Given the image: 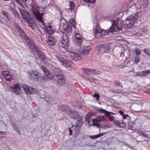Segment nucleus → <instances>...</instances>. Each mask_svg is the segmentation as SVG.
<instances>
[{
	"instance_id": "1",
	"label": "nucleus",
	"mask_w": 150,
	"mask_h": 150,
	"mask_svg": "<svg viewBox=\"0 0 150 150\" xmlns=\"http://www.w3.org/2000/svg\"><path fill=\"white\" fill-rule=\"evenodd\" d=\"M63 31L61 30L62 35H61L59 39V41L58 43L59 46L64 48L65 50L68 49V47L69 46V39L67 34L66 33L68 32V30L71 31L72 29H62Z\"/></svg>"
},
{
	"instance_id": "2",
	"label": "nucleus",
	"mask_w": 150,
	"mask_h": 150,
	"mask_svg": "<svg viewBox=\"0 0 150 150\" xmlns=\"http://www.w3.org/2000/svg\"><path fill=\"white\" fill-rule=\"evenodd\" d=\"M20 13L24 20L25 21L30 28H32L35 24V22L33 18L31 17V14L25 9L19 8Z\"/></svg>"
},
{
	"instance_id": "3",
	"label": "nucleus",
	"mask_w": 150,
	"mask_h": 150,
	"mask_svg": "<svg viewBox=\"0 0 150 150\" xmlns=\"http://www.w3.org/2000/svg\"><path fill=\"white\" fill-rule=\"evenodd\" d=\"M95 29V35L98 37L102 36V35L111 34L122 30V29H108V30H102V29Z\"/></svg>"
},
{
	"instance_id": "4",
	"label": "nucleus",
	"mask_w": 150,
	"mask_h": 150,
	"mask_svg": "<svg viewBox=\"0 0 150 150\" xmlns=\"http://www.w3.org/2000/svg\"><path fill=\"white\" fill-rule=\"evenodd\" d=\"M138 17L137 13L131 15L130 16L127 17L125 19V23L127 27H133L134 26V24L137 22V19Z\"/></svg>"
},
{
	"instance_id": "5",
	"label": "nucleus",
	"mask_w": 150,
	"mask_h": 150,
	"mask_svg": "<svg viewBox=\"0 0 150 150\" xmlns=\"http://www.w3.org/2000/svg\"><path fill=\"white\" fill-rule=\"evenodd\" d=\"M110 49V44L107 43L106 44L99 45L97 46L96 49L98 53L100 54H102L104 53H109Z\"/></svg>"
},
{
	"instance_id": "6",
	"label": "nucleus",
	"mask_w": 150,
	"mask_h": 150,
	"mask_svg": "<svg viewBox=\"0 0 150 150\" xmlns=\"http://www.w3.org/2000/svg\"><path fill=\"white\" fill-rule=\"evenodd\" d=\"M17 31L23 37L24 39L28 45L30 47L31 45H34V42L33 40L31 38L28 37L22 29H17Z\"/></svg>"
},
{
	"instance_id": "7",
	"label": "nucleus",
	"mask_w": 150,
	"mask_h": 150,
	"mask_svg": "<svg viewBox=\"0 0 150 150\" xmlns=\"http://www.w3.org/2000/svg\"><path fill=\"white\" fill-rule=\"evenodd\" d=\"M30 47L35 53L37 54V55L39 58L42 61H45L46 59V56L43 52H42L35 46V43L34 45H31Z\"/></svg>"
},
{
	"instance_id": "8",
	"label": "nucleus",
	"mask_w": 150,
	"mask_h": 150,
	"mask_svg": "<svg viewBox=\"0 0 150 150\" xmlns=\"http://www.w3.org/2000/svg\"><path fill=\"white\" fill-rule=\"evenodd\" d=\"M9 89L16 95H19L21 93V86L19 83H16L14 85L11 86Z\"/></svg>"
},
{
	"instance_id": "9",
	"label": "nucleus",
	"mask_w": 150,
	"mask_h": 150,
	"mask_svg": "<svg viewBox=\"0 0 150 150\" xmlns=\"http://www.w3.org/2000/svg\"><path fill=\"white\" fill-rule=\"evenodd\" d=\"M112 25L109 28H122V23L119 20H111Z\"/></svg>"
},
{
	"instance_id": "10",
	"label": "nucleus",
	"mask_w": 150,
	"mask_h": 150,
	"mask_svg": "<svg viewBox=\"0 0 150 150\" xmlns=\"http://www.w3.org/2000/svg\"><path fill=\"white\" fill-rule=\"evenodd\" d=\"M76 24L75 21L73 18H71L70 20L69 23H64L63 28H71L72 27L76 28Z\"/></svg>"
},
{
	"instance_id": "11",
	"label": "nucleus",
	"mask_w": 150,
	"mask_h": 150,
	"mask_svg": "<svg viewBox=\"0 0 150 150\" xmlns=\"http://www.w3.org/2000/svg\"><path fill=\"white\" fill-rule=\"evenodd\" d=\"M83 71L85 73L88 74H100V72L99 71H97L96 70L92 69L89 68H84Z\"/></svg>"
},
{
	"instance_id": "12",
	"label": "nucleus",
	"mask_w": 150,
	"mask_h": 150,
	"mask_svg": "<svg viewBox=\"0 0 150 150\" xmlns=\"http://www.w3.org/2000/svg\"><path fill=\"white\" fill-rule=\"evenodd\" d=\"M28 76L30 77L31 79L35 80L36 78H38V75L39 74L37 71H30L28 72Z\"/></svg>"
},
{
	"instance_id": "13",
	"label": "nucleus",
	"mask_w": 150,
	"mask_h": 150,
	"mask_svg": "<svg viewBox=\"0 0 150 150\" xmlns=\"http://www.w3.org/2000/svg\"><path fill=\"white\" fill-rule=\"evenodd\" d=\"M91 48H89L88 47H85L83 48H81L79 50L80 53L85 56H87L89 54V51Z\"/></svg>"
},
{
	"instance_id": "14",
	"label": "nucleus",
	"mask_w": 150,
	"mask_h": 150,
	"mask_svg": "<svg viewBox=\"0 0 150 150\" xmlns=\"http://www.w3.org/2000/svg\"><path fill=\"white\" fill-rule=\"evenodd\" d=\"M138 3H136L132 0H130L129 4L128 6L129 8L133 7V8H137V9L140 8H141V6L138 5Z\"/></svg>"
},
{
	"instance_id": "15",
	"label": "nucleus",
	"mask_w": 150,
	"mask_h": 150,
	"mask_svg": "<svg viewBox=\"0 0 150 150\" xmlns=\"http://www.w3.org/2000/svg\"><path fill=\"white\" fill-rule=\"evenodd\" d=\"M113 123L115 125L120 127L122 128L125 127L126 125L125 123L123 121H119L116 120H114L113 121Z\"/></svg>"
},
{
	"instance_id": "16",
	"label": "nucleus",
	"mask_w": 150,
	"mask_h": 150,
	"mask_svg": "<svg viewBox=\"0 0 150 150\" xmlns=\"http://www.w3.org/2000/svg\"><path fill=\"white\" fill-rule=\"evenodd\" d=\"M71 114V117L74 119H77L79 118V116L77 111L75 110H71L69 113V114Z\"/></svg>"
},
{
	"instance_id": "17",
	"label": "nucleus",
	"mask_w": 150,
	"mask_h": 150,
	"mask_svg": "<svg viewBox=\"0 0 150 150\" xmlns=\"http://www.w3.org/2000/svg\"><path fill=\"white\" fill-rule=\"evenodd\" d=\"M53 71L54 74L57 77L64 76L63 73L58 68H54Z\"/></svg>"
},
{
	"instance_id": "18",
	"label": "nucleus",
	"mask_w": 150,
	"mask_h": 150,
	"mask_svg": "<svg viewBox=\"0 0 150 150\" xmlns=\"http://www.w3.org/2000/svg\"><path fill=\"white\" fill-rule=\"evenodd\" d=\"M48 44L50 45H54L56 42V39L54 38L48 36V38L47 41Z\"/></svg>"
},
{
	"instance_id": "19",
	"label": "nucleus",
	"mask_w": 150,
	"mask_h": 150,
	"mask_svg": "<svg viewBox=\"0 0 150 150\" xmlns=\"http://www.w3.org/2000/svg\"><path fill=\"white\" fill-rule=\"evenodd\" d=\"M63 76H60L58 78L57 82V84L58 85L62 86L65 83V80L64 78L63 77Z\"/></svg>"
},
{
	"instance_id": "20",
	"label": "nucleus",
	"mask_w": 150,
	"mask_h": 150,
	"mask_svg": "<svg viewBox=\"0 0 150 150\" xmlns=\"http://www.w3.org/2000/svg\"><path fill=\"white\" fill-rule=\"evenodd\" d=\"M45 100L49 104H55L52 102V99L51 98V96L49 94L46 95L45 97Z\"/></svg>"
},
{
	"instance_id": "21",
	"label": "nucleus",
	"mask_w": 150,
	"mask_h": 150,
	"mask_svg": "<svg viewBox=\"0 0 150 150\" xmlns=\"http://www.w3.org/2000/svg\"><path fill=\"white\" fill-rule=\"evenodd\" d=\"M98 111L99 112H102L105 114V115L109 117L110 116H111L110 113V112L106 111L105 110H104L102 108H98Z\"/></svg>"
},
{
	"instance_id": "22",
	"label": "nucleus",
	"mask_w": 150,
	"mask_h": 150,
	"mask_svg": "<svg viewBox=\"0 0 150 150\" xmlns=\"http://www.w3.org/2000/svg\"><path fill=\"white\" fill-rule=\"evenodd\" d=\"M22 87L25 92L27 94H29V92H30V88H31V87H30L29 86L25 84H22Z\"/></svg>"
},
{
	"instance_id": "23",
	"label": "nucleus",
	"mask_w": 150,
	"mask_h": 150,
	"mask_svg": "<svg viewBox=\"0 0 150 150\" xmlns=\"http://www.w3.org/2000/svg\"><path fill=\"white\" fill-rule=\"evenodd\" d=\"M107 133L104 132L102 133L95 135H90L89 136V137L92 139H95L98 138L99 137H101L104 135L105 134H106Z\"/></svg>"
},
{
	"instance_id": "24",
	"label": "nucleus",
	"mask_w": 150,
	"mask_h": 150,
	"mask_svg": "<svg viewBox=\"0 0 150 150\" xmlns=\"http://www.w3.org/2000/svg\"><path fill=\"white\" fill-rule=\"evenodd\" d=\"M77 39H74L73 40L75 44L78 45H80L82 40L81 37H76Z\"/></svg>"
},
{
	"instance_id": "25",
	"label": "nucleus",
	"mask_w": 150,
	"mask_h": 150,
	"mask_svg": "<svg viewBox=\"0 0 150 150\" xmlns=\"http://www.w3.org/2000/svg\"><path fill=\"white\" fill-rule=\"evenodd\" d=\"M57 59L59 61L62 63L64 66H65L66 67H68L69 66V64L64 61V59L62 56L57 57Z\"/></svg>"
},
{
	"instance_id": "26",
	"label": "nucleus",
	"mask_w": 150,
	"mask_h": 150,
	"mask_svg": "<svg viewBox=\"0 0 150 150\" xmlns=\"http://www.w3.org/2000/svg\"><path fill=\"white\" fill-rule=\"evenodd\" d=\"M71 110L69 106L66 105H62L61 107V110L64 112H69Z\"/></svg>"
},
{
	"instance_id": "27",
	"label": "nucleus",
	"mask_w": 150,
	"mask_h": 150,
	"mask_svg": "<svg viewBox=\"0 0 150 150\" xmlns=\"http://www.w3.org/2000/svg\"><path fill=\"white\" fill-rule=\"evenodd\" d=\"M45 33L50 35L53 34L54 32L55 29H44Z\"/></svg>"
},
{
	"instance_id": "28",
	"label": "nucleus",
	"mask_w": 150,
	"mask_h": 150,
	"mask_svg": "<svg viewBox=\"0 0 150 150\" xmlns=\"http://www.w3.org/2000/svg\"><path fill=\"white\" fill-rule=\"evenodd\" d=\"M74 127V130L75 133L76 134H78L79 133L80 131L81 127L78 125L75 126H72L71 127V128H73Z\"/></svg>"
},
{
	"instance_id": "29",
	"label": "nucleus",
	"mask_w": 150,
	"mask_h": 150,
	"mask_svg": "<svg viewBox=\"0 0 150 150\" xmlns=\"http://www.w3.org/2000/svg\"><path fill=\"white\" fill-rule=\"evenodd\" d=\"M2 13L4 16L9 21L10 20L11 16L7 12L5 11H3Z\"/></svg>"
},
{
	"instance_id": "30",
	"label": "nucleus",
	"mask_w": 150,
	"mask_h": 150,
	"mask_svg": "<svg viewBox=\"0 0 150 150\" xmlns=\"http://www.w3.org/2000/svg\"><path fill=\"white\" fill-rule=\"evenodd\" d=\"M30 92H29V94H35L37 92V90L35 88H33V87H31V88H30Z\"/></svg>"
},
{
	"instance_id": "31",
	"label": "nucleus",
	"mask_w": 150,
	"mask_h": 150,
	"mask_svg": "<svg viewBox=\"0 0 150 150\" xmlns=\"http://www.w3.org/2000/svg\"><path fill=\"white\" fill-rule=\"evenodd\" d=\"M104 117L103 116H99L97 117L96 119V121L97 122H100L101 121H103L104 120Z\"/></svg>"
},
{
	"instance_id": "32",
	"label": "nucleus",
	"mask_w": 150,
	"mask_h": 150,
	"mask_svg": "<svg viewBox=\"0 0 150 150\" xmlns=\"http://www.w3.org/2000/svg\"><path fill=\"white\" fill-rule=\"evenodd\" d=\"M12 127L13 129L16 130V132L19 134H20L21 133L19 130L18 129V128L16 125L15 124H12Z\"/></svg>"
},
{
	"instance_id": "33",
	"label": "nucleus",
	"mask_w": 150,
	"mask_h": 150,
	"mask_svg": "<svg viewBox=\"0 0 150 150\" xmlns=\"http://www.w3.org/2000/svg\"><path fill=\"white\" fill-rule=\"evenodd\" d=\"M69 6L70 7L69 9L71 10V11L74 9V4L73 1L69 2Z\"/></svg>"
},
{
	"instance_id": "34",
	"label": "nucleus",
	"mask_w": 150,
	"mask_h": 150,
	"mask_svg": "<svg viewBox=\"0 0 150 150\" xmlns=\"http://www.w3.org/2000/svg\"><path fill=\"white\" fill-rule=\"evenodd\" d=\"M111 127V126L110 123L107 124V125H101V128L104 129H107Z\"/></svg>"
},
{
	"instance_id": "35",
	"label": "nucleus",
	"mask_w": 150,
	"mask_h": 150,
	"mask_svg": "<svg viewBox=\"0 0 150 150\" xmlns=\"http://www.w3.org/2000/svg\"><path fill=\"white\" fill-rule=\"evenodd\" d=\"M91 119V116L90 114H88L86 115L85 117V120L87 121L89 123L90 120Z\"/></svg>"
},
{
	"instance_id": "36",
	"label": "nucleus",
	"mask_w": 150,
	"mask_h": 150,
	"mask_svg": "<svg viewBox=\"0 0 150 150\" xmlns=\"http://www.w3.org/2000/svg\"><path fill=\"white\" fill-rule=\"evenodd\" d=\"M134 52L136 55H139L141 54V52L139 50L137 47L135 48Z\"/></svg>"
},
{
	"instance_id": "37",
	"label": "nucleus",
	"mask_w": 150,
	"mask_h": 150,
	"mask_svg": "<svg viewBox=\"0 0 150 150\" xmlns=\"http://www.w3.org/2000/svg\"><path fill=\"white\" fill-rule=\"evenodd\" d=\"M11 11L13 9H15V4L14 3L12 2L11 3V5L10 6Z\"/></svg>"
},
{
	"instance_id": "38",
	"label": "nucleus",
	"mask_w": 150,
	"mask_h": 150,
	"mask_svg": "<svg viewBox=\"0 0 150 150\" xmlns=\"http://www.w3.org/2000/svg\"><path fill=\"white\" fill-rule=\"evenodd\" d=\"M5 79L7 81H11L13 79V77L10 75L9 77H6Z\"/></svg>"
},
{
	"instance_id": "39",
	"label": "nucleus",
	"mask_w": 150,
	"mask_h": 150,
	"mask_svg": "<svg viewBox=\"0 0 150 150\" xmlns=\"http://www.w3.org/2000/svg\"><path fill=\"white\" fill-rule=\"evenodd\" d=\"M84 1L89 4L95 3L96 2V0H84Z\"/></svg>"
},
{
	"instance_id": "40",
	"label": "nucleus",
	"mask_w": 150,
	"mask_h": 150,
	"mask_svg": "<svg viewBox=\"0 0 150 150\" xmlns=\"http://www.w3.org/2000/svg\"><path fill=\"white\" fill-rule=\"evenodd\" d=\"M114 85L115 86H119L120 84V83L118 81L116 80L113 82Z\"/></svg>"
},
{
	"instance_id": "41",
	"label": "nucleus",
	"mask_w": 150,
	"mask_h": 150,
	"mask_svg": "<svg viewBox=\"0 0 150 150\" xmlns=\"http://www.w3.org/2000/svg\"><path fill=\"white\" fill-rule=\"evenodd\" d=\"M93 96L94 98H96V100L97 101L99 100L100 98V95L98 94L95 93L93 95Z\"/></svg>"
},
{
	"instance_id": "42",
	"label": "nucleus",
	"mask_w": 150,
	"mask_h": 150,
	"mask_svg": "<svg viewBox=\"0 0 150 150\" xmlns=\"http://www.w3.org/2000/svg\"><path fill=\"white\" fill-rule=\"evenodd\" d=\"M42 76H40L39 75V74L38 75V78H36L35 80L38 81H39L42 82L43 80L42 79Z\"/></svg>"
},
{
	"instance_id": "43",
	"label": "nucleus",
	"mask_w": 150,
	"mask_h": 150,
	"mask_svg": "<svg viewBox=\"0 0 150 150\" xmlns=\"http://www.w3.org/2000/svg\"><path fill=\"white\" fill-rule=\"evenodd\" d=\"M142 29V34H146V33L148 32V30L147 29Z\"/></svg>"
},
{
	"instance_id": "44",
	"label": "nucleus",
	"mask_w": 150,
	"mask_h": 150,
	"mask_svg": "<svg viewBox=\"0 0 150 150\" xmlns=\"http://www.w3.org/2000/svg\"><path fill=\"white\" fill-rule=\"evenodd\" d=\"M73 54H74V57L75 58L76 57H77L78 59L79 60L82 59V56H81V57H80V56H79V55H77L76 54H75V53H73Z\"/></svg>"
},
{
	"instance_id": "45",
	"label": "nucleus",
	"mask_w": 150,
	"mask_h": 150,
	"mask_svg": "<svg viewBox=\"0 0 150 150\" xmlns=\"http://www.w3.org/2000/svg\"><path fill=\"white\" fill-rule=\"evenodd\" d=\"M47 76L49 80H51L53 78V75L51 73H50V74L48 75Z\"/></svg>"
},
{
	"instance_id": "46",
	"label": "nucleus",
	"mask_w": 150,
	"mask_h": 150,
	"mask_svg": "<svg viewBox=\"0 0 150 150\" xmlns=\"http://www.w3.org/2000/svg\"><path fill=\"white\" fill-rule=\"evenodd\" d=\"M140 135L141 136L144 137L146 138H149L150 137H149L146 134H145V133H143V132H142V133H140Z\"/></svg>"
},
{
	"instance_id": "47",
	"label": "nucleus",
	"mask_w": 150,
	"mask_h": 150,
	"mask_svg": "<svg viewBox=\"0 0 150 150\" xmlns=\"http://www.w3.org/2000/svg\"><path fill=\"white\" fill-rule=\"evenodd\" d=\"M35 16H36V18L38 20L39 19H40V17L42 16V15H41V13H39L38 14H37L36 13Z\"/></svg>"
},
{
	"instance_id": "48",
	"label": "nucleus",
	"mask_w": 150,
	"mask_h": 150,
	"mask_svg": "<svg viewBox=\"0 0 150 150\" xmlns=\"http://www.w3.org/2000/svg\"><path fill=\"white\" fill-rule=\"evenodd\" d=\"M144 52L146 54L150 57V50H147L146 49H144Z\"/></svg>"
},
{
	"instance_id": "49",
	"label": "nucleus",
	"mask_w": 150,
	"mask_h": 150,
	"mask_svg": "<svg viewBox=\"0 0 150 150\" xmlns=\"http://www.w3.org/2000/svg\"><path fill=\"white\" fill-rule=\"evenodd\" d=\"M42 78L43 81H47L49 80L47 76H42Z\"/></svg>"
},
{
	"instance_id": "50",
	"label": "nucleus",
	"mask_w": 150,
	"mask_h": 150,
	"mask_svg": "<svg viewBox=\"0 0 150 150\" xmlns=\"http://www.w3.org/2000/svg\"><path fill=\"white\" fill-rule=\"evenodd\" d=\"M93 125L94 126H96L97 127L99 128L100 127H101V125L100 124H98L97 123H95L93 122Z\"/></svg>"
},
{
	"instance_id": "51",
	"label": "nucleus",
	"mask_w": 150,
	"mask_h": 150,
	"mask_svg": "<svg viewBox=\"0 0 150 150\" xmlns=\"http://www.w3.org/2000/svg\"><path fill=\"white\" fill-rule=\"evenodd\" d=\"M32 8L33 13H34V15H35L36 13V8L34 6H32Z\"/></svg>"
},
{
	"instance_id": "52",
	"label": "nucleus",
	"mask_w": 150,
	"mask_h": 150,
	"mask_svg": "<svg viewBox=\"0 0 150 150\" xmlns=\"http://www.w3.org/2000/svg\"><path fill=\"white\" fill-rule=\"evenodd\" d=\"M140 58L138 56H136L135 59V62L137 64L139 62Z\"/></svg>"
},
{
	"instance_id": "53",
	"label": "nucleus",
	"mask_w": 150,
	"mask_h": 150,
	"mask_svg": "<svg viewBox=\"0 0 150 150\" xmlns=\"http://www.w3.org/2000/svg\"><path fill=\"white\" fill-rule=\"evenodd\" d=\"M13 25L15 28H20L19 25L16 23H13Z\"/></svg>"
},
{
	"instance_id": "54",
	"label": "nucleus",
	"mask_w": 150,
	"mask_h": 150,
	"mask_svg": "<svg viewBox=\"0 0 150 150\" xmlns=\"http://www.w3.org/2000/svg\"><path fill=\"white\" fill-rule=\"evenodd\" d=\"M121 91L120 90H113L112 92L114 93L119 94L121 93Z\"/></svg>"
},
{
	"instance_id": "55",
	"label": "nucleus",
	"mask_w": 150,
	"mask_h": 150,
	"mask_svg": "<svg viewBox=\"0 0 150 150\" xmlns=\"http://www.w3.org/2000/svg\"><path fill=\"white\" fill-rule=\"evenodd\" d=\"M0 23L1 24H4L6 23V21L5 19L2 18L0 20Z\"/></svg>"
},
{
	"instance_id": "56",
	"label": "nucleus",
	"mask_w": 150,
	"mask_h": 150,
	"mask_svg": "<svg viewBox=\"0 0 150 150\" xmlns=\"http://www.w3.org/2000/svg\"><path fill=\"white\" fill-rule=\"evenodd\" d=\"M41 68L42 70L44 72L45 71H46L47 70V68L45 67L44 66H42L41 67Z\"/></svg>"
},
{
	"instance_id": "57",
	"label": "nucleus",
	"mask_w": 150,
	"mask_h": 150,
	"mask_svg": "<svg viewBox=\"0 0 150 150\" xmlns=\"http://www.w3.org/2000/svg\"><path fill=\"white\" fill-rule=\"evenodd\" d=\"M142 72L145 73L146 74H150V69L146 71H142Z\"/></svg>"
},
{
	"instance_id": "58",
	"label": "nucleus",
	"mask_w": 150,
	"mask_h": 150,
	"mask_svg": "<svg viewBox=\"0 0 150 150\" xmlns=\"http://www.w3.org/2000/svg\"><path fill=\"white\" fill-rule=\"evenodd\" d=\"M44 74L45 75L47 76L48 75L50 74V72L49 71H48L47 69V70L46 71H45L44 72Z\"/></svg>"
},
{
	"instance_id": "59",
	"label": "nucleus",
	"mask_w": 150,
	"mask_h": 150,
	"mask_svg": "<svg viewBox=\"0 0 150 150\" xmlns=\"http://www.w3.org/2000/svg\"><path fill=\"white\" fill-rule=\"evenodd\" d=\"M129 116L128 114H124L123 115L122 118L124 119H126L127 117H129Z\"/></svg>"
},
{
	"instance_id": "60",
	"label": "nucleus",
	"mask_w": 150,
	"mask_h": 150,
	"mask_svg": "<svg viewBox=\"0 0 150 150\" xmlns=\"http://www.w3.org/2000/svg\"><path fill=\"white\" fill-rule=\"evenodd\" d=\"M11 11L13 13L14 15H15L16 13H17V12L15 9H13Z\"/></svg>"
},
{
	"instance_id": "61",
	"label": "nucleus",
	"mask_w": 150,
	"mask_h": 150,
	"mask_svg": "<svg viewBox=\"0 0 150 150\" xmlns=\"http://www.w3.org/2000/svg\"><path fill=\"white\" fill-rule=\"evenodd\" d=\"M69 134L70 135H71L72 134L73 130L71 129V128H69Z\"/></svg>"
},
{
	"instance_id": "62",
	"label": "nucleus",
	"mask_w": 150,
	"mask_h": 150,
	"mask_svg": "<svg viewBox=\"0 0 150 150\" xmlns=\"http://www.w3.org/2000/svg\"><path fill=\"white\" fill-rule=\"evenodd\" d=\"M108 118L111 121L114 120V117L112 116V115L110 116Z\"/></svg>"
},
{
	"instance_id": "63",
	"label": "nucleus",
	"mask_w": 150,
	"mask_h": 150,
	"mask_svg": "<svg viewBox=\"0 0 150 150\" xmlns=\"http://www.w3.org/2000/svg\"><path fill=\"white\" fill-rule=\"evenodd\" d=\"M140 76H146V75L145 73H144V72H142V71L141 72H140Z\"/></svg>"
},
{
	"instance_id": "64",
	"label": "nucleus",
	"mask_w": 150,
	"mask_h": 150,
	"mask_svg": "<svg viewBox=\"0 0 150 150\" xmlns=\"http://www.w3.org/2000/svg\"><path fill=\"white\" fill-rule=\"evenodd\" d=\"M38 20L41 23H43V22H44L43 18L42 16L40 17V19H39Z\"/></svg>"
}]
</instances>
